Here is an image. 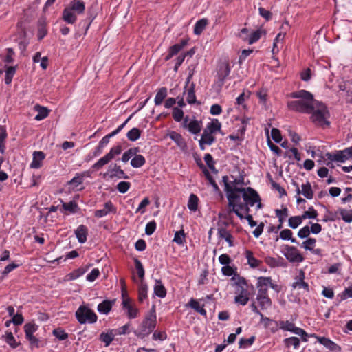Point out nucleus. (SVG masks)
<instances>
[{
  "instance_id": "f3484780",
  "label": "nucleus",
  "mask_w": 352,
  "mask_h": 352,
  "mask_svg": "<svg viewBox=\"0 0 352 352\" xmlns=\"http://www.w3.org/2000/svg\"><path fill=\"white\" fill-rule=\"evenodd\" d=\"M45 157V155L42 151H34L33 153L32 161L30 165L31 168L38 169L43 166V161Z\"/></svg>"
},
{
  "instance_id": "72a5a7b5",
  "label": "nucleus",
  "mask_w": 352,
  "mask_h": 352,
  "mask_svg": "<svg viewBox=\"0 0 352 352\" xmlns=\"http://www.w3.org/2000/svg\"><path fill=\"white\" fill-rule=\"evenodd\" d=\"M208 24V20L206 19H201L197 21L194 26V34L199 35L205 30Z\"/></svg>"
},
{
  "instance_id": "2f4dec72",
  "label": "nucleus",
  "mask_w": 352,
  "mask_h": 352,
  "mask_svg": "<svg viewBox=\"0 0 352 352\" xmlns=\"http://www.w3.org/2000/svg\"><path fill=\"white\" fill-rule=\"evenodd\" d=\"M63 208L65 211H68L72 214H75L78 212L80 208L75 201H70L68 203H63Z\"/></svg>"
},
{
  "instance_id": "8fccbe9b",
  "label": "nucleus",
  "mask_w": 352,
  "mask_h": 352,
  "mask_svg": "<svg viewBox=\"0 0 352 352\" xmlns=\"http://www.w3.org/2000/svg\"><path fill=\"white\" fill-rule=\"evenodd\" d=\"M134 263L135 269L137 270L138 275L139 278L141 279V281H142L145 274V271L142 262L138 258L134 259Z\"/></svg>"
},
{
  "instance_id": "680f3d73",
  "label": "nucleus",
  "mask_w": 352,
  "mask_h": 352,
  "mask_svg": "<svg viewBox=\"0 0 352 352\" xmlns=\"http://www.w3.org/2000/svg\"><path fill=\"white\" fill-rule=\"evenodd\" d=\"M6 50V55L3 58V62L8 64L12 63L14 60V57L15 56L14 50L11 47H8Z\"/></svg>"
},
{
  "instance_id": "37998d69",
  "label": "nucleus",
  "mask_w": 352,
  "mask_h": 352,
  "mask_svg": "<svg viewBox=\"0 0 352 352\" xmlns=\"http://www.w3.org/2000/svg\"><path fill=\"white\" fill-rule=\"evenodd\" d=\"M200 140L202 142H205L206 145H212L215 141V137L212 133H209V132L204 129Z\"/></svg>"
},
{
  "instance_id": "6e6d98bb",
  "label": "nucleus",
  "mask_w": 352,
  "mask_h": 352,
  "mask_svg": "<svg viewBox=\"0 0 352 352\" xmlns=\"http://www.w3.org/2000/svg\"><path fill=\"white\" fill-rule=\"evenodd\" d=\"M292 234L289 229H285L280 232V237L283 240H290L292 243H298L296 239L292 237Z\"/></svg>"
},
{
  "instance_id": "052dcab7",
  "label": "nucleus",
  "mask_w": 352,
  "mask_h": 352,
  "mask_svg": "<svg viewBox=\"0 0 352 352\" xmlns=\"http://www.w3.org/2000/svg\"><path fill=\"white\" fill-rule=\"evenodd\" d=\"M316 240L314 238H308L306 241H305L301 247L305 249L306 250L312 251L313 248L316 246Z\"/></svg>"
},
{
  "instance_id": "e2e57ef3",
  "label": "nucleus",
  "mask_w": 352,
  "mask_h": 352,
  "mask_svg": "<svg viewBox=\"0 0 352 352\" xmlns=\"http://www.w3.org/2000/svg\"><path fill=\"white\" fill-rule=\"evenodd\" d=\"M221 272L223 275L228 276H232V275H234V276H239L238 274H236V267L234 268V267L230 266L229 265L223 266L221 268Z\"/></svg>"
},
{
  "instance_id": "4468645a",
  "label": "nucleus",
  "mask_w": 352,
  "mask_h": 352,
  "mask_svg": "<svg viewBox=\"0 0 352 352\" xmlns=\"http://www.w3.org/2000/svg\"><path fill=\"white\" fill-rule=\"evenodd\" d=\"M305 274L300 270L298 274L295 277V280L292 285L293 289H302L305 292L309 291V284L305 281Z\"/></svg>"
},
{
  "instance_id": "49530a36",
  "label": "nucleus",
  "mask_w": 352,
  "mask_h": 352,
  "mask_svg": "<svg viewBox=\"0 0 352 352\" xmlns=\"http://www.w3.org/2000/svg\"><path fill=\"white\" fill-rule=\"evenodd\" d=\"M169 137L179 146H184L185 144L184 138L182 136V135L178 133H177V132H175V131H172L169 134Z\"/></svg>"
},
{
  "instance_id": "c03bdc74",
  "label": "nucleus",
  "mask_w": 352,
  "mask_h": 352,
  "mask_svg": "<svg viewBox=\"0 0 352 352\" xmlns=\"http://www.w3.org/2000/svg\"><path fill=\"white\" fill-rule=\"evenodd\" d=\"M84 176H85V173H83V174L77 173L73 179H72L71 180L67 182V184L68 186H72L73 189H74V188L78 187L80 184H81L82 183Z\"/></svg>"
},
{
  "instance_id": "bf43d9fd",
  "label": "nucleus",
  "mask_w": 352,
  "mask_h": 352,
  "mask_svg": "<svg viewBox=\"0 0 352 352\" xmlns=\"http://www.w3.org/2000/svg\"><path fill=\"white\" fill-rule=\"evenodd\" d=\"M263 31L261 30H257L250 34L248 43L253 44L257 42L261 37Z\"/></svg>"
},
{
  "instance_id": "20e7f679",
  "label": "nucleus",
  "mask_w": 352,
  "mask_h": 352,
  "mask_svg": "<svg viewBox=\"0 0 352 352\" xmlns=\"http://www.w3.org/2000/svg\"><path fill=\"white\" fill-rule=\"evenodd\" d=\"M85 10V5L82 1L72 0L63 10L62 19L69 24H74L77 20V15L83 14Z\"/></svg>"
},
{
  "instance_id": "0e129e2a",
  "label": "nucleus",
  "mask_w": 352,
  "mask_h": 352,
  "mask_svg": "<svg viewBox=\"0 0 352 352\" xmlns=\"http://www.w3.org/2000/svg\"><path fill=\"white\" fill-rule=\"evenodd\" d=\"M38 327L34 323H27L24 326V331L25 333V337L30 335H33L34 333L37 330Z\"/></svg>"
},
{
  "instance_id": "bb28decb",
  "label": "nucleus",
  "mask_w": 352,
  "mask_h": 352,
  "mask_svg": "<svg viewBox=\"0 0 352 352\" xmlns=\"http://www.w3.org/2000/svg\"><path fill=\"white\" fill-rule=\"evenodd\" d=\"M109 173H111V177H117L119 179L128 178V177L125 175L124 170L121 169L120 166H118L117 164L110 166L109 168Z\"/></svg>"
},
{
  "instance_id": "cd10ccee",
  "label": "nucleus",
  "mask_w": 352,
  "mask_h": 352,
  "mask_svg": "<svg viewBox=\"0 0 352 352\" xmlns=\"http://www.w3.org/2000/svg\"><path fill=\"white\" fill-rule=\"evenodd\" d=\"M166 289L164 285L162 284L161 280H156L155 284L154 285V294L161 298H163L166 296Z\"/></svg>"
},
{
  "instance_id": "ddd939ff",
  "label": "nucleus",
  "mask_w": 352,
  "mask_h": 352,
  "mask_svg": "<svg viewBox=\"0 0 352 352\" xmlns=\"http://www.w3.org/2000/svg\"><path fill=\"white\" fill-rule=\"evenodd\" d=\"M292 184L296 187V191L298 195L302 194L308 199H313L314 192L312 190L311 185L309 182H307L305 184H302L301 185V189L297 182H293Z\"/></svg>"
},
{
  "instance_id": "2eb2a0df",
  "label": "nucleus",
  "mask_w": 352,
  "mask_h": 352,
  "mask_svg": "<svg viewBox=\"0 0 352 352\" xmlns=\"http://www.w3.org/2000/svg\"><path fill=\"white\" fill-rule=\"evenodd\" d=\"M117 208L111 201H108L104 205V208L97 210L94 212V216L97 218H102L109 213L116 214Z\"/></svg>"
},
{
  "instance_id": "c756f323",
  "label": "nucleus",
  "mask_w": 352,
  "mask_h": 352,
  "mask_svg": "<svg viewBox=\"0 0 352 352\" xmlns=\"http://www.w3.org/2000/svg\"><path fill=\"white\" fill-rule=\"evenodd\" d=\"M167 94L168 92L166 87H162L160 88L155 95L154 100L155 105H160L167 96Z\"/></svg>"
},
{
  "instance_id": "b1692460",
  "label": "nucleus",
  "mask_w": 352,
  "mask_h": 352,
  "mask_svg": "<svg viewBox=\"0 0 352 352\" xmlns=\"http://www.w3.org/2000/svg\"><path fill=\"white\" fill-rule=\"evenodd\" d=\"M245 256L247 259L248 264L252 268H256L261 264L262 261L254 256V254L251 250H247L245 252Z\"/></svg>"
},
{
  "instance_id": "4d7b16f0",
  "label": "nucleus",
  "mask_w": 352,
  "mask_h": 352,
  "mask_svg": "<svg viewBox=\"0 0 352 352\" xmlns=\"http://www.w3.org/2000/svg\"><path fill=\"white\" fill-rule=\"evenodd\" d=\"M301 217L303 220L306 219H316L318 217V212L313 206H311L308 210L303 212Z\"/></svg>"
},
{
  "instance_id": "774afa93",
  "label": "nucleus",
  "mask_w": 352,
  "mask_h": 352,
  "mask_svg": "<svg viewBox=\"0 0 352 352\" xmlns=\"http://www.w3.org/2000/svg\"><path fill=\"white\" fill-rule=\"evenodd\" d=\"M172 115L176 122H180L184 118V111L178 107H173Z\"/></svg>"
},
{
  "instance_id": "393cba45",
  "label": "nucleus",
  "mask_w": 352,
  "mask_h": 352,
  "mask_svg": "<svg viewBox=\"0 0 352 352\" xmlns=\"http://www.w3.org/2000/svg\"><path fill=\"white\" fill-rule=\"evenodd\" d=\"M230 73V67L229 63L221 65L219 68L218 78L221 85L224 84L225 80Z\"/></svg>"
},
{
  "instance_id": "aec40b11",
  "label": "nucleus",
  "mask_w": 352,
  "mask_h": 352,
  "mask_svg": "<svg viewBox=\"0 0 352 352\" xmlns=\"http://www.w3.org/2000/svg\"><path fill=\"white\" fill-rule=\"evenodd\" d=\"M318 340L320 344L324 345L330 351L336 352H340L341 351V347L332 340H329V338H327L325 337H319Z\"/></svg>"
},
{
  "instance_id": "c85d7f7f",
  "label": "nucleus",
  "mask_w": 352,
  "mask_h": 352,
  "mask_svg": "<svg viewBox=\"0 0 352 352\" xmlns=\"http://www.w3.org/2000/svg\"><path fill=\"white\" fill-rule=\"evenodd\" d=\"M113 304V301L104 300L98 304L97 309L101 314H107L111 310Z\"/></svg>"
},
{
  "instance_id": "f8f14e48",
  "label": "nucleus",
  "mask_w": 352,
  "mask_h": 352,
  "mask_svg": "<svg viewBox=\"0 0 352 352\" xmlns=\"http://www.w3.org/2000/svg\"><path fill=\"white\" fill-rule=\"evenodd\" d=\"M270 284V276H260L257 279L256 284V288L258 289V294L256 296H265L268 295V288Z\"/></svg>"
},
{
  "instance_id": "79ce46f5",
  "label": "nucleus",
  "mask_w": 352,
  "mask_h": 352,
  "mask_svg": "<svg viewBox=\"0 0 352 352\" xmlns=\"http://www.w3.org/2000/svg\"><path fill=\"white\" fill-rule=\"evenodd\" d=\"M173 242L179 245H184V244L186 243V234L183 229L177 231L175 233Z\"/></svg>"
},
{
  "instance_id": "4be33fe9",
  "label": "nucleus",
  "mask_w": 352,
  "mask_h": 352,
  "mask_svg": "<svg viewBox=\"0 0 352 352\" xmlns=\"http://www.w3.org/2000/svg\"><path fill=\"white\" fill-rule=\"evenodd\" d=\"M188 122V118L184 120V126L187 127L188 131L192 134H197L201 131V124L197 120H191L188 124L186 122Z\"/></svg>"
},
{
  "instance_id": "a211bd4d",
  "label": "nucleus",
  "mask_w": 352,
  "mask_h": 352,
  "mask_svg": "<svg viewBox=\"0 0 352 352\" xmlns=\"http://www.w3.org/2000/svg\"><path fill=\"white\" fill-rule=\"evenodd\" d=\"M346 150L338 151L336 153H327L326 156L328 160L331 161H336L339 162H344L349 157L346 155Z\"/></svg>"
},
{
  "instance_id": "f257e3e1",
  "label": "nucleus",
  "mask_w": 352,
  "mask_h": 352,
  "mask_svg": "<svg viewBox=\"0 0 352 352\" xmlns=\"http://www.w3.org/2000/svg\"><path fill=\"white\" fill-rule=\"evenodd\" d=\"M289 97L297 100L287 102L289 110L306 114L313 111V105L316 100L311 92L302 89L290 93Z\"/></svg>"
},
{
  "instance_id": "f704fd0d",
  "label": "nucleus",
  "mask_w": 352,
  "mask_h": 352,
  "mask_svg": "<svg viewBox=\"0 0 352 352\" xmlns=\"http://www.w3.org/2000/svg\"><path fill=\"white\" fill-rule=\"evenodd\" d=\"M148 287L146 283L141 281L138 287V300L142 302L147 298Z\"/></svg>"
},
{
  "instance_id": "f03ea898",
  "label": "nucleus",
  "mask_w": 352,
  "mask_h": 352,
  "mask_svg": "<svg viewBox=\"0 0 352 352\" xmlns=\"http://www.w3.org/2000/svg\"><path fill=\"white\" fill-rule=\"evenodd\" d=\"M222 182L224 184V190L226 193V197L228 201V206L232 208L236 215L241 219H243V215L236 208V203L240 201L241 194L242 195L241 188L236 186H232L229 183V177L225 175L222 177Z\"/></svg>"
},
{
  "instance_id": "7c9ffc66",
  "label": "nucleus",
  "mask_w": 352,
  "mask_h": 352,
  "mask_svg": "<svg viewBox=\"0 0 352 352\" xmlns=\"http://www.w3.org/2000/svg\"><path fill=\"white\" fill-rule=\"evenodd\" d=\"M256 300L261 309H267L272 305V301L269 296H256Z\"/></svg>"
},
{
  "instance_id": "de8ad7c7",
  "label": "nucleus",
  "mask_w": 352,
  "mask_h": 352,
  "mask_svg": "<svg viewBox=\"0 0 352 352\" xmlns=\"http://www.w3.org/2000/svg\"><path fill=\"white\" fill-rule=\"evenodd\" d=\"M285 345L287 347L294 346L295 349H298L300 346V340L297 337H290L284 340Z\"/></svg>"
},
{
  "instance_id": "13d9d810",
  "label": "nucleus",
  "mask_w": 352,
  "mask_h": 352,
  "mask_svg": "<svg viewBox=\"0 0 352 352\" xmlns=\"http://www.w3.org/2000/svg\"><path fill=\"white\" fill-rule=\"evenodd\" d=\"M288 208L284 207L281 210L276 209L275 210L276 216L278 218L279 223H283L285 219L288 216Z\"/></svg>"
},
{
  "instance_id": "ea45409f",
  "label": "nucleus",
  "mask_w": 352,
  "mask_h": 352,
  "mask_svg": "<svg viewBox=\"0 0 352 352\" xmlns=\"http://www.w3.org/2000/svg\"><path fill=\"white\" fill-rule=\"evenodd\" d=\"M140 152L139 147L131 148L124 152L122 157V161L124 163L127 162L133 156Z\"/></svg>"
},
{
  "instance_id": "a19ab883",
  "label": "nucleus",
  "mask_w": 352,
  "mask_h": 352,
  "mask_svg": "<svg viewBox=\"0 0 352 352\" xmlns=\"http://www.w3.org/2000/svg\"><path fill=\"white\" fill-rule=\"evenodd\" d=\"M8 136L6 129L4 126L0 125V153H3L6 145L5 141Z\"/></svg>"
},
{
  "instance_id": "5fc2aeb1",
  "label": "nucleus",
  "mask_w": 352,
  "mask_h": 352,
  "mask_svg": "<svg viewBox=\"0 0 352 352\" xmlns=\"http://www.w3.org/2000/svg\"><path fill=\"white\" fill-rule=\"evenodd\" d=\"M203 173L206 178V179L209 182V183L212 186L214 190L217 192L219 191V188L213 179L212 176L210 175V172L207 170L206 167H204Z\"/></svg>"
},
{
  "instance_id": "9b49d317",
  "label": "nucleus",
  "mask_w": 352,
  "mask_h": 352,
  "mask_svg": "<svg viewBox=\"0 0 352 352\" xmlns=\"http://www.w3.org/2000/svg\"><path fill=\"white\" fill-rule=\"evenodd\" d=\"M280 328L283 330L288 331L296 335L300 336L302 341L304 342L307 341V333H306V331L300 327H296L294 322H292L289 320L280 321Z\"/></svg>"
},
{
  "instance_id": "412c9836",
  "label": "nucleus",
  "mask_w": 352,
  "mask_h": 352,
  "mask_svg": "<svg viewBox=\"0 0 352 352\" xmlns=\"http://www.w3.org/2000/svg\"><path fill=\"white\" fill-rule=\"evenodd\" d=\"M186 306L193 309L203 316H206L207 315L206 310L204 309V305H201L197 299L191 298Z\"/></svg>"
},
{
  "instance_id": "3c124183",
  "label": "nucleus",
  "mask_w": 352,
  "mask_h": 352,
  "mask_svg": "<svg viewBox=\"0 0 352 352\" xmlns=\"http://www.w3.org/2000/svg\"><path fill=\"white\" fill-rule=\"evenodd\" d=\"M301 216L291 217L288 220L289 226L293 229L297 228L302 222Z\"/></svg>"
},
{
  "instance_id": "423d86ee",
  "label": "nucleus",
  "mask_w": 352,
  "mask_h": 352,
  "mask_svg": "<svg viewBox=\"0 0 352 352\" xmlns=\"http://www.w3.org/2000/svg\"><path fill=\"white\" fill-rule=\"evenodd\" d=\"M75 316L80 324H94L98 320L96 314L85 305L79 306L75 312Z\"/></svg>"
},
{
  "instance_id": "5701e85b",
  "label": "nucleus",
  "mask_w": 352,
  "mask_h": 352,
  "mask_svg": "<svg viewBox=\"0 0 352 352\" xmlns=\"http://www.w3.org/2000/svg\"><path fill=\"white\" fill-rule=\"evenodd\" d=\"M116 333L114 329H110L107 332H102L100 335V340L108 346L114 340Z\"/></svg>"
},
{
  "instance_id": "a878e982",
  "label": "nucleus",
  "mask_w": 352,
  "mask_h": 352,
  "mask_svg": "<svg viewBox=\"0 0 352 352\" xmlns=\"http://www.w3.org/2000/svg\"><path fill=\"white\" fill-rule=\"evenodd\" d=\"M34 110L38 112V114L34 118L37 121H41L46 118L50 113V110L47 107L41 106L40 104H36L34 106Z\"/></svg>"
},
{
  "instance_id": "e433bc0d",
  "label": "nucleus",
  "mask_w": 352,
  "mask_h": 352,
  "mask_svg": "<svg viewBox=\"0 0 352 352\" xmlns=\"http://www.w3.org/2000/svg\"><path fill=\"white\" fill-rule=\"evenodd\" d=\"M195 85L194 82H192L190 86L187 90V102L190 104H193L196 103L197 99L195 96Z\"/></svg>"
},
{
  "instance_id": "1a4fd4ad",
  "label": "nucleus",
  "mask_w": 352,
  "mask_h": 352,
  "mask_svg": "<svg viewBox=\"0 0 352 352\" xmlns=\"http://www.w3.org/2000/svg\"><path fill=\"white\" fill-rule=\"evenodd\" d=\"M122 308L124 310H126L128 318L131 319L137 318L139 314V310L132 303L131 299L129 297V296L126 294V291L124 289V288H122Z\"/></svg>"
},
{
  "instance_id": "39448f33",
  "label": "nucleus",
  "mask_w": 352,
  "mask_h": 352,
  "mask_svg": "<svg viewBox=\"0 0 352 352\" xmlns=\"http://www.w3.org/2000/svg\"><path fill=\"white\" fill-rule=\"evenodd\" d=\"M310 114H311V120L316 125L322 127L330 125V122L327 120L329 112L324 103L316 100L313 105V111Z\"/></svg>"
},
{
  "instance_id": "a18cd8bd",
  "label": "nucleus",
  "mask_w": 352,
  "mask_h": 352,
  "mask_svg": "<svg viewBox=\"0 0 352 352\" xmlns=\"http://www.w3.org/2000/svg\"><path fill=\"white\" fill-rule=\"evenodd\" d=\"M141 131L138 128H133L126 133L127 138L131 141L135 142L140 138Z\"/></svg>"
},
{
  "instance_id": "7ed1b4c3",
  "label": "nucleus",
  "mask_w": 352,
  "mask_h": 352,
  "mask_svg": "<svg viewBox=\"0 0 352 352\" xmlns=\"http://www.w3.org/2000/svg\"><path fill=\"white\" fill-rule=\"evenodd\" d=\"M157 324V316L155 306L153 305L151 310L145 315L139 328L134 331L135 335L139 338L143 339L150 335Z\"/></svg>"
},
{
  "instance_id": "4c0bfd02",
  "label": "nucleus",
  "mask_w": 352,
  "mask_h": 352,
  "mask_svg": "<svg viewBox=\"0 0 352 352\" xmlns=\"http://www.w3.org/2000/svg\"><path fill=\"white\" fill-rule=\"evenodd\" d=\"M221 124L218 120H213L212 122L207 124L205 129L209 133H215L221 129Z\"/></svg>"
},
{
  "instance_id": "864d4df0",
  "label": "nucleus",
  "mask_w": 352,
  "mask_h": 352,
  "mask_svg": "<svg viewBox=\"0 0 352 352\" xmlns=\"http://www.w3.org/2000/svg\"><path fill=\"white\" fill-rule=\"evenodd\" d=\"M52 334L59 340H65L68 338V333L60 327L53 330Z\"/></svg>"
},
{
  "instance_id": "69168bd1",
  "label": "nucleus",
  "mask_w": 352,
  "mask_h": 352,
  "mask_svg": "<svg viewBox=\"0 0 352 352\" xmlns=\"http://www.w3.org/2000/svg\"><path fill=\"white\" fill-rule=\"evenodd\" d=\"M150 204V200L148 197H144L139 204L138 208L135 210V213L144 214L145 212V208Z\"/></svg>"
},
{
  "instance_id": "473e14b6",
  "label": "nucleus",
  "mask_w": 352,
  "mask_h": 352,
  "mask_svg": "<svg viewBox=\"0 0 352 352\" xmlns=\"http://www.w3.org/2000/svg\"><path fill=\"white\" fill-rule=\"evenodd\" d=\"M146 163L145 157L142 155L135 154L131 161L132 167L138 168L143 166Z\"/></svg>"
},
{
  "instance_id": "c9c22d12",
  "label": "nucleus",
  "mask_w": 352,
  "mask_h": 352,
  "mask_svg": "<svg viewBox=\"0 0 352 352\" xmlns=\"http://www.w3.org/2000/svg\"><path fill=\"white\" fill-rule=\"evenodd\" d=\"M199 198L195 194H190L188 201V208L190 211L195 212L198 209Z\"/></svg>"
},
{
  "instance_id": "6e6552de",
  "label": "nucleus",
  "mask_w": 352,
  "mask_h": 352,
  "mask_svg": "<svg viewBox=\"0 0 352 352\" xmlns=\"http://www.w3.org/2000/svg\"><path fill=\"white\" fill-rule=\"evenodd\" d=\"M230 281L232 285L234 287L236 295H250L248 282L244 277L240 276H232Z\"/></svg>"
},
{
  "instance_id": "58836bf2",
  "label": "nucleus",
  "mask_w": 352,
  "mask_h": 352,
  "mask_svg": "<svg viewBox=\"0 0 352 352\" xmlns=\"http://www.w3.org/2000/svg\"><path fill=\"white\" fill-rule=\"evenodd\" d=\"M17 65L16 66H9L7 67L6 70V76H5V83L6 85H9L11 83L13 76L16 73Z\"/></svg>"
},
{
  "instance_id": "0eeeda50",
  "label": "nucleus",
  "mask_w": 352,
  "mask_h": 352,
  "mask_svg": "<svg viewBox=\"0 0 352 352\" xmlns=\"http://www.w3.org/2000/svg\"><path fill=\"white\" fill-rule=\"evenodd\" d=\"M242 197L243 201L251 207L254 206L255 204L258 203L257 207L261 208L262 204L261 203V198L258 192L251 187L241 188Z\"/></svg>"
},
{
  "instance_id": "338daca9",
  "label": "nucleus",
  "mask_w": 352,
  "mask_h": 352,
  "mask_svg": "<svg viewBox=\"0 0 352 352\" xmlns=\"http://www.w3.org/2000/svg\"><path fill=\"white\" fill-rule=\"evenodd\" d=\"M156 228H157V223L154 220L149 221L146 225V228H145L146 234H147L148 236L152 235L155 232Z\"/></svg>"
},
{
  "instance_id": "9d476101",
  "label": "nucleus",
  "mask_w": 352,
  "mask_h": 352,
  "mask_svg": "<svg viewBox=\"0 0 352 352\" xmlns=\"http://www.w3.org/2000/svg\"><path fill=\"white\" fill-rule=\"evenodd\" d=\"M283 252L286 258L292 263H300L304 260L302 255L294 246L285 245L283 247Z\"/></svg>"
},
{
  "instance_id": "603ef678",
  "label": "nucleus",
  "mask_w": 352,
  "mask_h": 352,
  "mask_svg": "<svg viewBox=\"0 0 352 352\" xmlns=\"http://www.w3.org/2000/svg\"><path fill=\"white\" fill-rule=\"evenodd\" d=\"M5 340L12 349H16L19 344V343L16 342L12 332L7 331L6 333Z\"/></svg>"
},
{
  "instance_id": "6ab92c4d",
  "label": "nucleus",
  "mask_w": 352,
  "mask_h": 352,
  "mask_svg": "<svg viewBox=\"0 0 352 352\" xmlns=\"http://www.w3.org/2000/svg\"><path fill=\"white\" fill-rule=\"evenodd\" d=\"M89 230L86 226L80 225L75 230V235L80 243H85L87 239Z\"/></svg>"
},
{
  "instance_id": "09e8293b",
  "label": "nucleus",
  "mask_w": 352,
  "mask_h": 352,
  "mask_svg": "<svg viewBox=\"0 0 352 352\" xmlns=\"http://www.w3.org/2000/svg\"><path fill=\"white\" fill-rule=\"evenodd\" d=\"M111 160V158L107 155V154H106L92 166V168L97 170H100L102 166L107 164Z\"/></svg>"
},
{
  "instance_id": "dca6fc26",
  "label": "nucleus",
  "mask_w": 352,
  "mask_h": 352,
  "mask_svg": "<svg viewBox=\"0 0 352 352\" xmlns=\"http://www.w3.org/2000/svg\"><path fill=\"white\" fill-rule=\"evenodd\" d=\"M217 234L219 238L224 239L228 243L229 247L234 246V237L226 227L218 228Z\"/></svg>"
}]
</instances>
